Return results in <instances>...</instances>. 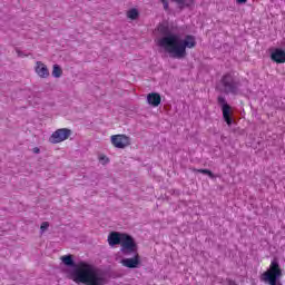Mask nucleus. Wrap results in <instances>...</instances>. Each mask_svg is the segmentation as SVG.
Instances as JSON below:
<instances>
[{
	"label": "nucleus",
	"mask_w": 285,
	"mask_h": 285,
	"mask_svg": "<svg viewBox=\"0 0 285 285\" xmlns=\"http://www.w3.org/2000/svg\"><path fill=\"white\" fill-rule=\"evenodd\" d=\"M127 17L128 19H131V21H135V19H138L139 17V11L136 8L130 9L127 11Z\"/></svg>",
	"instance_id": "obj_16"
},
{
	"label": "nucleus",
	"mask_w": 285,
	"mask_h": 285,
	"mask_svg": "<svg viewBox=\"0 0 285 285\" xmlns=\"http://www.w3.org/2000/svg\"><path fill=\"white\" fill-rule=\"evenodd\" d=\"M35 72L40 77V79H48L50 77V70L48 66L41 61H37L35 65Z\"/></svg>",
	"instance_id": "obj_10"
},
{
	"label": "nucleus",
	"mask_w": 285,
	"mask_h": 285,
	"mask_svg": "<svg viewBox=\"0 0 285 285\" xmlns=\"http://www.w3.org/2000/svg\"><path fill=\"white\" fill-rule=\"evenodd\" d=\"M239 80L235 77V73L227 72L222 76L217 89L224 95H238L239 92Z\"/></svg>",
	"instance_id": "obj_4"
},
{
	"label": "nucleus",
	"mask_w": 285,
	"mask_h": 285,
	"mask_svg": "<svg viewBox=\"0 0 285 285\" xmlns=\"http://www.w3.org/2000/svg\"><path fill=\"white\" fill-rule=\"evenodd\" d=\"M107 242L109 246L120 245V253H122V255L128 256L137 252V242H135L132 236L126 233L111 232L108 235Z\"/></svg>",
	"instance_id": "obj_3"
},
{
	"label": "nucleus",
	"mask_w": 285,
	"mask_h": 285,
	"mask_svg": "<svg viewBox=\"0 0 285 285\" xmlns=\"http://www.w3.org/2000/svg\"><path fill=\"white\" fill-rule=\"evenodd\" d=\"M111 144L115 148H128V146H130V137L126 135H112Z\"/></svg>",
	"instance_id": "obj_9"
},
{
	"label": "nucleus",
	"mask_w": 285,
	"mask_h": 285,
	"mask_svg": "<svg viewBox=\"0 0 285 285\" xmlns=\"http://www.w3.org/2000/svg\"><path fill=\"white\" fill-rule=\"evenodd\" d=\"M72 135V131L68 128H61L56 130L49 138L50 144H61L66 141Z\"/></svg>",
	"instance_id": "obj_7"
},
{
	"label": "nucleus",
	"mask_w": 285,
	"mask_h": 285,
	"mask_svg": "<svg viewBox=\"0 0 285 285\" xmlns=\"http://www.w3.org/2000/svg\"><path fill=\"white\" fill-rule=\"evenodd\" d=\"M71 279L76 284L85 285H107L108 279L101 273H99L92 265L80 262L71 274Z\"/></svg>",
	"instance_id": "obj_2"
},
{
	"label": "nucleus",
	"mask_w": 285,
	"mask_h": 285,
	"mask_svg": "<svg viewBox=\"0 0 285 285\" xmlns=\"http://www.w3.org/2000/svg\"><path fill=\"white\" fill-rule=\"evenodd\" d=\"M60 259L65 266H75V261L72 259V255L61 256Z\"/></svg>",
	"instance_id": "obj_14"
},
{
	"label": "nucleus",
	"mask_w": 285,
	"mask_h": 285,
	"mask_svg": "<svg viewBox=\"0 0 285 285\" xmlns=\"http://www.w3.org/2000/svg\"><path fill=\"white\" fill-rule=\"evenodd\" d=\"M138 250V246L136 245V252H132L129 255H134L131 258L121 259L120 264L125 266V268H138L139 264H141L140 256Z\"/></svg>",
	"instance_id": "obj_8"
},
{
	"label": "nucleus",
	"mask_w": 285,
	"mask_h": 285,
	"mask_svg": "<svg viewBox=\"0 0 285 285\" xmlns=\"http://www.w3.org/2000/svg\"><path fill=\"white\" fill-rule=\"evenodd\" d=\"M271 59L274 63H285V50L276 48L271 52Z\"/></svg>",
	"instance_id": "obj_11"
},
{
	"label": "nucleus",
	"mask_w": 285,
	"mask_h": 285,
	"mask_svg": "<svg viewBox=\"0 0 285 285\" xmlns=\"http://www.w3.org/2000/svg\"><path fill=\"white\" fill-rule=\"evenodd\" d=\"M99 160H100V161H104V160H105L106 163H108V158H107L106 156H100V157H99Z\"/></svg>",
	"instance_id": "obj_21"
},
{
	"label": "nucleus",
	"mask_w": 285,
	"mask_h": 285,
	"mask_svg": "<svg viewBox=\"0 0 285 285\" xmlns=\"http://www.w3.org/2000/svg\"><path fill=\"white\" fill-rule=\"evenodd\" d=\"M178 4L180 9L183 8H190V6H195V0H171Z\"/></svg>",
	"instance_id": "obj_13"
},
{
	"label": "nucleus",
	"mask_w": 285,
	"mask_h": 285,
	"mask_svg": "<svg viewBox=\"0 0 285 285\" xmlns=\"http://www.w3.org/2000/svg\"><path fill=\"white\" fill-rule=\"evenodd\" d=\"M61 75H63V70H61V67L59 65H53L52 77H55L56 79H59Z\"/></svg>",
	"instance_id": "obj_15"
},
{
	"label": "nucleus",
	"mask_w": 285,
	"mask_h": 285,
	"mask_svg": "<svg viewBox=\"0 0 285 285\" xmlns=\"http://www.w3.org/2000/svg\"><path fill=\"white\" fill-rule=\"evenodd\" d=\"M164 7V10H168L169 4H168V0H160Z\"/></svg>",
	"instance_id": "obj_19"
},
{
	"label": "nucleus",
	"mask_w": 285,
	"mask_h": 285,
	"mask_svg": "<svg viewBox=\"0 0 285 285\" xmlns=\"http://www.w3.org/2000/svg\"><path fill=\"white\" fill-rule=\"evenodd\" d=\"M33 153H35L36 155H39V153H41V149H39V147H36V148H33Z\"/></svg>",
	"instance_id": "obj_20"
},
{
	"label": "nucleus",
	"mask_w": 285,
	"mask_h": 285,
	"mask_svg": "<svg viewBox=\"0 0 285 285\" xmlns=\"http://www.w3.org/2000/svg\"><path fill=\"white\" fill-rule=\"evenodd\" d=\"M147 102L149 106L157 108L161 104V95L157 92H151L147 95Z\"/></svg>",
	"instance_id": "obj_12"
},
{
	"label": "nucleus",
	"mask_w": 285,
	"mask_h": 285,
	"mask_svg": "<svg viewBox=\"0 0 285 285\" xmlns=\"http://www.w3.org/2000/svg\"><path fill=\"white\" fill-rule=\"evenodd\" d=\"M217 104L222 108L224 121L227 124V126H233V107L228 105V102L226 101V97L218 96Z\"/></svg>",
	"instance_id": "obj_6"
},
{
	"label": "nucleus",
	"mask_w": 285,
	"mask_h": 285,
	"mask_svg": "<svg viewBox=\"0 0 285 285\" xmlns=\"http://www.w3.org/2000/svg\"><path fill=\"white\" fill-rule=\"evenodd\" d=\"M50 227V224L48 222H43L40 226V230L42 233H46V230H48V228Z\"/></svg>",
	"instance_id": "obj_18"
},
{
	"label": "nucleus",
	"mask_w": 285,
	"mask_h": 285,
	"mask_svg": "<svg viewBox=\"0 0 285 285\" xmlns=\"http://www.w3.org/2000/svg\"><path fill=\"white\" fill-rule=\"evenodd\" d=\"M237 1V3H246V1H248V0H236Z\"/></svg>",
	"instance_id": "obj_23"
},
{
	"label": "nucleus",
	"mask_w": 285,
	"mask_h": 285,
	"mask_svg": "<svg viewBox=\"0 0 285 285\" xmlns=\"http://www.w3.org/2000/svg\"><path fill=\"white\" fill-rule=\"evenodd\" d=\"M198 173H202V175H208V177H210V179H215V174H213V171H210V169H198Z\"/></svg>",
	"instance_id": "obj_17"
},
{
	"label": "nucleus",
	"mask_w": 285,
	"mask_h": 285,
	"mask_svg": "<svg viewBox=\"0 0 285 285\" xmlns=\"http://www.w3.org/2000/svg\"><path fill=\"white\" fill-rule=\"evenodd\" d=\"M17 55H18V57H27L26 55H22V52L19 50H17Z\"/></svg>",
	"instance_id": "obj_22"
},
{
	"label": "nucleus",
	"mask_w": 285,
	"mask_h": 285,
	"mask_svg": "<svg viewBox=\"0 0 285 285\" xmlns=\"http://www.w3.org/2000/svg\"><path fill=\"white\" fill-rule=\"evenodd\" d=\"M279 277H282V267H279L277 259H273L269 264V268L261 275V282L277 285Z\"/></svg>",
	"instance_id": "obj_5"
},
{
	"label": "nucleus",
	"mask_w": 285,
	"mask_h": 285,
	"mask_svg": "<svg viewBox=\"0 0 285 285\" xmlns=\"http://www.w3.org/2000/svg\"><path fill=\"white\" fill-rule=\"evenodd\" d=\"M158 46L176 59H184L187 55L186 49L193 50V48H196L197 39L193 35L179 39L176 35L169 33L158 39Z\"/></svg>",
	"instance_id": "obj_1"
}]
</instances>
